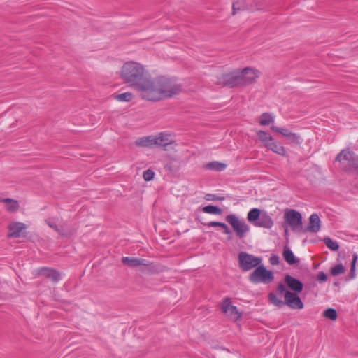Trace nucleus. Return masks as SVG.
I'll use <instances>...</instances> for the list:
<instances>
[{"label": "nucleus", "instance_id": "f8f14e48", "mask_svg": "<svg viewBox=\"0 0 358 358\" xmlns=\"http://www.w3.org/2000/svg\"><path fill=\"white\" fill-rule=\"evenodd\" d=\"M284 282L292 292L300 293L303 290V282L289 274L285 276Z\"/></svg>", "mask_w": 358, "mask_h": 358}, {"label": "nucleus", "instance_id": "4468645a", "mask_svg": "<svg viewBox=\"0 0 358 358\" xmlns=\"http://www.w3.org/2000/svg\"><path fill=\"white\" fill-rule=\"evenodd\" d=\"M321 229V221L317 214L313 213L309 217V222L306 228L303 229L301 232L317 233Z\"/></svg>", "mask_w": 358, "mask_h": 358}, {"label": "nucleus", "instance_id": "a878e982", "mask_svg": "<svg viewBox=\"0 0 358 358\" xmlns=\"http://www.w3.org/2000/svg\"><path fill=\"white\" fill-rule=\"evenodd\" d=\"M259 140L263 143L264 146L266 148V145L269 144L273 138L267 132L259 130L257 132Z\"/></svg>", "mask_w": 358, "mask_h": 358}, {"label": "nucleus", "instance_id": "6e6552de", "mask_svg": "<svg viewBox=\"0 0 358 358\" xmlns=\"http://www.w3.org/2000/svg\"><path fill=\"white\" fill-rule=\"evenodd\" d=\"M284 220L293 231L301 232L303 230L302 215L296 210L287 209L285 211Z\"/></svg>", "mask_w": 358, "mask_h": 358}, {"label": "nucleus", "instance_id": "c03bdc74", "mask_svg": "<svg viewBox=\"0 0 358 358\" xmlns=\"http://www.w3.org/2000/svg\"><path fill=\"white\" fill-rule=\"evenodd\" d=\"M227 226V225L225 223H224V222H220V226H219V227H221V228L223 229H224Z\"/></svg>", "mask_w": 358, "mask_h": 358}, {"label": "nucleus", "instance_id": "1a4fd4ad", "mask_svg": "<svg viewBox=\"0 0 358 358\" xmlns=\"http://www.w3.org/2000/svg\"><path fill=\"white\" fill-rule=\"evenodd\" d=\"M238 259L239 266L244 271L257 267L262 262L261 257H255L245 252H241L238 255Z\"/></svg>", "mask_w": 358, "mask_h": 358}, {"label": "nucleus", "instance_id": "ea45409f", "mask_svg": "<svg viewBox=\"0 0 358 358\" xmlns=\"http://www.w3.org/2000/svg\"><path fill=\"white\" fill-rule=\"evenodd\" d=\"M220 223V222L212 221V222H210L206 224V225L208 227H219Z\"/></svg>", "mask_w": 358, "mask_h": 358}, {"label": "nucleus", "instance_id": "cd10ccee", "mask_svg": "<svg viewBox=\"0 0 358 358\" xmlns=\"http://www.w3.org/2000/svg\"><path fill=\"white\" fill-rule=\"evenodd\" d=\"M203 211L206 213L213 215H221L222 213V210L220 208L213 205H208L203 207Z\"/></svg>", "mask_w": 358, "mask_h": 358}, {"label": "nucleus", "instance_id": "37998d69", "mask_svg": "<svg viewBox=\"0 0 358 358\" xmlns=\"http://www.w3.org/2000/svg\"><path fill=\"white\" fill-rule=\"evenodd\" d=\"M224 233L226 234H231V231L229 228L228 226H227L224 229H223Z\"/></svg>", "mask_w": 358, "mask_h": 358}, {"label": "nucleus", "instance_id": "7ed1b4c3", "mask_svg": "<svg viewBox=\"0 0 358 358\" xmlns=\"http://www.w3.org/2000/svg\"><path fill=\"white\" fill-rule=\"evenodd\" d=\"M148 74V71L143 64L136 62L129 61L122 65L120 76L124 83L131 88L136 89Z\"/></svg>", "mask_w": 358, "mask_h": 358}, {"label": "nucleus", "instance_id": "a19ab883", "mask_svg": "<svg viewBox=\"0 0 358 358\" xmlns=\"http://www.w3.org/2000/svg\"><path fill=\"white\" fill-rule=\"evenodd\" d=\"M48 224L53 229H55L56 231L59 232V228L57 227V224L55 223V222H48Z\"/></svg>", "mask_w": 358, "mask_h": 358}, {"label": "nucleus", "instance_id": "393cba45", "mask_svg": "<svg viewBox=\"0 0 358 358\" xmlns=\"http://www.w3.org/2000/svg\"><path fill=\"white\" fill-rule=\"evenodd\" d=\"M261 213L262 211L259 208H254L248 212L247 219L255 226V223L257 222L261 217Z\"/></svg>", "mask_w": 358, "mask_h": 358}, {"label": "nucleus", "instance_id": "39448f33", "mask_svg": "<svg viewBox=\"0 0 358 358\" xmlns=\"http://www.w3.org/2000/svg\"><path fill=\"white\" fill-rule=\"evenodd\" d=\"M158 85L160 95V100L171 98L179 94L182 90L180 84L176 80L166 76H158Z\"/></svg>", "mask_w": 358, "mask_h": 358}, {"label": "nucleus", "instance_id": "e433bc0d", "mask_svg": "<svg viewBox=\"0 0 358 358\" xmlns=\"http://www.w3.org/2000/svg\"><path fill=\"white\" fill-rule=\"evenodd\" d=\"M155 172L151 169H148L143 172V177L145 181H150L153 179Z\"/></svg>", "mask_w": 358, "mask_h": 358}, {"label": "nucleus", "instance_id": "72a5a7b5", "mask_svg": "<svg viewBox=\"0 0 358 358\" xmlns=\"http://www.w3.org/2000/svg\"><path fill=\"white\" fill-rule=\"evenodd\" d=\"M323 315L330 320H334L337 317V313L334 308H327L324 311Z\"/></svg>", "mask_w": 358, "mask_h": 358}, {"label": "nucleus", "instance_id": "f3484780", "mask_svg": "<svg viewBox=\"0 0 358 358\" xmlns=\"http://www.w3.org/2000/svg\"><path fill=\"white\" fill-rule=\"evenodd\" d=\"M252 0H241L233 3V15L240 10H253L255 8L252 6Z\"/></svg>", "mask_w": 358, "mask_h": 358}, {"label": "nucleus", "instance_id": "c85d7f7f", "mask_svg": "<svg viewBox=\"0 0 358 358\" xmlns=\"http://www.w3.org/2000/svg\"><path fill=\"white\" fill-rule=\"evenodd\" d=\"M274 121L273 117H272L268 113H264L260 116L259 124L263 126L268 125Z\"/></svg>", "mask_w": 358, "mask_h": 358}, {"label": "nucleus", "instance_id": "f03ea898", "mask_svg": "<svg viewBox=\"0 0 358 358\" xmlns=\"http://www.w3.org/2000/svg\"><path fill=\"white\" fill-rule=\"evenodd\" d=\"M298 294L288 290L285 285L280 282L276 288V294L270 292L268 299L271 303L278 308L287 305L292 309H302L303 303Z\"/></svg>", "mask_w": 358, "mask_h": 358}, {"label": "nucleus", "instance_id": "20e7f679", "mask_svg": "<svg viewBox=\"0 0 358 358\" xmlns=\"http://www.w3.org/2000/svg\"><path fill=\"white\" fill-rule=\"evenodd\" d=\"M135 90L144 100L152 102L161 101L157 77L152 78L148 74Z\"/></svg>", "mask_w": 358, "mask_h": 358}, {"label": "nucleus", "instance_id": "4c0bfd02", "mask_svg": "<svg viewBox=\"0 0 358 358\" xmlns=\"http://www.w3.org/2000/svg\"><path fill=\"white\" fill-rule=\"evenodd\" d=\"M269 262L271 265H278L280 262V257L277 255H272L269 258Z\"/></svg>", "mask_w": 358, "mask_h": 358}, {"label": "nucleus", "instance_id": "9b49d317", "mask_svg": "<svg viewBox=\"0 0 358 358\" xmlns=\"http://www.w3.org/2000/svg\"><path fill=\"white\" fill-rule=\"evenodd\" d=\"M222 311L234 320L241 319L242 315L238 312L237 307L231 304L229 298H225L222 305Z\"/></svg>", "mask_w": 358, "mask_h": 358}, {"label": "nucleus", "instance_id": "dca6fc26", "mask_svg": "<svg viewBox=\"0 0 358 358\" xmlns=\"http://www.w3.org/2000/svg\"><path fill=\"white\" fill-rule=\"evenodd\" d=\"M155 147H162L164 150H166V146L173 143L171 136L163 132L159 134L158 136H155Z\"/></svg>", "mask_w": 358, "mask_h": 358}, {"label": "nucleus", "instance_id": "58836bf2", "mask_svg": "<svg viewBox=\"0 0 358 358\" xmlns=\"http://www.w3.org/2000/svg\"><path fill=\"white\" fill-rule=\"evenodd\" d=\"M317 279L318 281L323 282L327 280V276L324 272L320 271L317 274Z\"/></svg>", "mask_w": 358, "mask_h": 358}, {"label": "nucleus", "instance_id": "a211bd4d", "mask_svg": "<svg viewBox=\"0 0 358 358\" xmlns=\"http://www.w3.org/2000/svg\"><path fill=\"white\" fill-rule=\"evenodd\" d=\"M273 224L274 222L271 215H269L267 212L263 211L261 213L260 218L257 222L255 223V227L271 229Z\"/></svg>", "mask_w": 358, "mask_h": 358}, {"label": "nucleus", "instance_id": "ddd939ff", "mask_svg": "<svg viewBox=\"0 0 358 358\" xmlns=\"http://www.w3.org/2000/svg\"><path fill=\"white\" fill-rule=\"evenodd\" d=\"M122 262L123 264L131 268H136L139 266H150L152 265V262L145 259L129 257H123Z\"/></svg>", "mask_w": 358, "mask_h": 358}, {"label": "nucleus", "instance_id": "9d476101", "mask_svg": "<svg viewBox=\"0 0 358 358\" xmlns=\"http://www.w3.org/2000/svg\"><path fill=\"white\" fill-rule=\"evenodd\" d=\"M226 221L231 224L239 238H244L250 231V227L244 221L240 220L236 215H228L226 216Z\"/></svg>", "mask_w": 358, "mask_h": 358}, {"label": "nucleus", "instance_id": "79ce46f5", "mask_svg": "<svg viewBox=\"0 0 358 358\" xmlns=\"http://www.w3.org/2000/svg\"><path fill=\"white\" fill-rule=\"evenodd\" d=\"M271 129L274 131H276V132H278L281 134V131L282 130L281 129H283V128H279L278 127H275V126H272L271 127Z\"/></svg>", "mask_w": 358, "mask_h": 358}, {"label": "nucleus", "instance_id": "f704fd0d", "mask_svg": "<svg viewBox=\"0 0 358 358\" xmlns=\"http://www.w3.org/2000/svg\"><path fill=\"white\" fill-rule=\"evenodd\" d=\"M204 199L206 201H223L224 200V197L223 196H219L216 194H206L204 196Z\"/></svg>", "mask_w": 358, "mask_h": 358}, {"label": "nucleus", "instance_id": "5701e85b", "mask_svg": "<svg viewBox=\"0 0 358 358\" xmlns=\"http://www.w3.org/2000/svg\"><path fill=\"white\" fill-rule=\"evenodd\" d=\"M282 255L285 260L290 265H293L299 262V259L295 257L293 252L287 246L284 248Z\"/></svg>", "mask_w": 358, "mask_h": 358}, {"label": "nucleus", "instance_id": "7c9ffc66", "mask_svg": "<svg viewBox=\"0 0 358 358\" xmlns=\"http://www.w3.org/2000/svg\"><path fill=\"white\" fill-rule=\"evenodd\" d=\"M133 98V94L131 92H124L122 94H119L115 96V99L119 101H126L129 102L131 101Z\"/></svg>", "mask_w": 358, "mask_h": 358}, {"label": "nucleus", "instance_id": "2eb2a0df", "mask_svg": "<svg viewBox=\"0 0 358 358\" xmlns=\"http://www.w3.org/2000/svg\"><path fill=\"white\" fill-rule=\"evenodd\" d=\"M10 233L8 236L9 238H20L24 236V231L26 229L25 224L22 222H13L8 226Z\"/></svg>", "mask_w": 358, "mask_h": 358}, {"label": "nucleus", "instance_id": "4be33fe9", "mask_svg": "<svg viewBox=\"0 0 358 358\" xmlns=\"http://www.w3.org/2000/svg\"><path fill=\"white\" fill-rule=\"evenodd\" d=\"M266 148L282 156H285L286 155L285 148L280 144L278 143L274 139L269 144L266 145Z\"/></svg>", "mask_w": 358, "mask_h": 358}, {"label": "nucleus", "instance_id": "6ab92c4d", "mask_svg": "<svg viewBox=\"0 0 358 358\" xmlns=\"http://www.w3.org/2000/svg\"><path fill=\"white\" fill-rule=\"evenodd\" d=\"M39 273L55 282H58L61 278L60 273L57 271L49 268H41Z\"/></svg>", "mask_w": 358, "mask_h": 358}, {"label": "nucleus", "instance_id": "aec40b11", "mask_svg": "<svg viewBox=\"0 0 358 358\" xmlns=\"http://www.w3.org/2000/svg\"><path fill=\"white\" fill-rule=\"evenodd\" d=\"M155 136L150 135L140 138L136 141V145L139 147H155Z\"/></svg>", "mask_w": 358, "mask_h": 358}, {"label": "nucleus", "instance_id": "2f4dec72", "mask_svg": "<svg viewBox=\"0 0 358 358\" xmlns=\"http://www.w3.org/2000/svg\"><path fill=\"white\" fill-rule=\"evenodd\" d=\"M345 271V267L341 264H336V266H334V267L331 268V274L333 276H336V275H339L341 274L344 273Z\"/></svg>", "mask_w": 358, "mask_h": 358}, {"label": "nucleus", "instance_id": "bb28decb", "mask_svg": "<svg viewBox=\"0 0 358 358\" xmlns=\"http://www.w3.org/2000/svg\"><path fill=\"white\" fill-rule=\"evenodd\" d=\"M226 167L227 165L225 164L218 162H209L206 165V168L207 169L215 170L217 171H222L224 170Z\"/></svg>", "mask_w": 358, "mask_h": 358}, {"label": "nucleus", "instance_id": "c756f323", "mask_svg": "<svg viewBox=\"0 0 358 358\" xmlns=\"http://www.w3.org/2000/svg\"><path fill=\"white\" fill-rule=\"evenodd\" d=\"M324 242L325 245L333 251H336L339 248L338 243L329 237L324 238Z\"/></svg>", "mask_w": 358, "mask_h": 358}, {"label": "nucleus", "instance_id": "412c9836", "mask_svg": "<svg viewBox=\"0 0 358 358\" xmlns=\"http://www.w3.org/2000/svg\"><path fill=\"white\" fill-rule=\"evenodd\" d=\"M281 134L286 137L289 141L295 144H300L302 142V139L301 137L297 135L296 133H293L288 130L287 129L283 128L281 129Z\"/></svg>", "mask_w": 358, "mask_h": 358}, {"label": "nucleus", "instance_id": "423d86ee", "mask_svg": "<svg viewBox=\"0 0 358 358\" xmlns=\"http://www.w3.org/2000/svg\"><path fill=\"white\" fill-rule=\"evenodd\" d=\"M341 168L345 171H352L358 173V156L349 150H343L336 157Z\"/></svg>", "mask_w": 358, "mask_h": 358}, {"label": "nucleus", "instance_id": "473e14b6", "mask_svg": "<svg viewBox=\"0 0 358 358\" xmlns=\"http://www.w3.org/2000/svg\"><path fill=\"white\" fill-rule=\"evenodd\" d=\"M357 260V255L354 254L353 258L351 262L350 271L349 273V280H352L355 277V270H356V262Z\"/></svg>", "mask_w": 358, "mask_h": 358}, {"label": "nucleus", "instance_id": "c9c22d12", "mask_svg": "<svg viewBox=\"0 0 358 358\" xmlns=\"http://www.w3.org/2000/svg\"><path fill=\"white\" fill-rule=\"evenodd\" d=\"M165 169L171 173H176L178 171V166L175 164L174 162H170L165 165Z\"/></svg>", "mask_w": 358, "mask_h": 358}, {"label": "nucleus", "instance_id": "0eeeda50", "mask_svg": "<svg viewBox=\"0 0 358 358\" xmlns=\"http://www.w3.org/2000/svg\"><path fill=\"white\" fill-rule=\"evenodd\" d=\"M275 278L274 273L263 265H259L249 275V280L253 284H269Z\"/></svg>", "mask_w": 358, "mask_h": 358}, {"label": "nucleus", "instance_id": "f257e3e1", "mask_svg": "<svg viewBox=\"0 0 358 358\" xmlns=\"http://www.w3.org/2000/svg\"><path fill=\"white\" fill-rule=\"evenodd\" d=\"M259 77V71L254 68L246 67L242 70L236 69L231 72L217 76L215 84L230 88L245 87L256 82Z\"/></svg>", "mask_w": 358, "mask_h": 358}, {"label": "nucleus", "instance_id": "b1692460", "mask_svg": "<svg viewBox=\"0 0 358 358\" xmlns=\"http://www.w3.org/2000/svg\"><path fill=\"white\" fill-rule=\"evenodd\" d=\"M0 201L5 203L6 209L11 213L15 212L19 208V203L17 200L10 199V198H5V199H1Z\"/></svg>", "mask_w": 358, "mask_h": 358}]
</instances>
